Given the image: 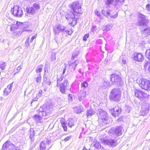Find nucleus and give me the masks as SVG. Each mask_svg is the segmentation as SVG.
I'll list each match as a JSON object with an SVG mask.
<instances>
[{
  "mask_svg": "<svg viewBox=\"0 0 150 150\" xmlns=\"http://www.w3.org/2000/svg\"><path fill=\"white\" fill-rule=\"evenodd\" d=\"M102 142L105 144L109 145L112 146H115L117 144L116 140L110 139H103L102 140Z\"/></svg>",
  "mask_w": 150,
  "mask_h": 150,
  "instance_id": "obj_15",
  "label": "nucleus"
},
{
  "mask_svg": "<svg viewBox=\"0 0 150 150\" xmlns=\"http://www.w3.org/2000/svg\"><path fill=\"white\" fill-rule=\"evenodd\" d=\"M101 13L102 14L104 15L105 16L106 15V11L103 10L101 11Z\"/></svg>",
  "mask_w": 150,
  "mask_h": 150,
  "instance_id": "obj_57",
  "label": "nucleus"
},
{
  "mask_svg": "<svg viewBox=\"0 0 150 150\" xmlns=\"http://www.w3.org/2000/svg\"><path fill=\"white\" fill-rule=\"evenodd\" d=\"M121 108L117 106L110 110V112L113 117H116L121 114Z\"/></svg>",
  "mask_w": 150,
  "mask_h": 150,
  "instance_id": "obj_13",
  "label": "nucleus"
},
{
  "mask_svg": "<svg viewBox=\"0 0 150 150\" xmlns=\"http://www.w3.org/2000/svg\"><path fill=\"white\" fill-rule=\"evenodd\" d=\"M69 83L68 81L65 80L62 83L60 84V90L62 93H64L65 91L68 89Z\"/></svg>",
  "mask_w": 150,
  "mask_h": 150,
  "instance_id": "obj_17",
  "label": "nucleus"
},
{
  "mask_svg": "<svg viewBox=\"0 0 150 150\" xmlns=\"http://www.w3.org/2000/svg\"><path fill=\"white\" fill-rule=\"evenodd\" d=\"M110 78L112 85H115L117 86H119L123 84L121 77L116 74L111 75Z\"/></svg>",
  "mask_w": 150,
  "mask_h": 150,
  "instance_id": "obj_7",
  "label": "nucleus"
},
{
  "mask_svg": "<svg viewBox=\"0 0 150 150\" xmlns=\"http://www.w3.org/2000/svg\"><path fill=\"white\" fill-rule=\"evenodd\" d=\"M40 8V5L35 3L31 7H27L26 8V12L29 15H33L38 12Z\"/></svg>",
  "mask_w": 150,
  "mask_h": 150,
  "instance_id": "obj_9",
  "label": "nucleus"
},
{
  "mask_svg": "<svg viewBox=\"0 0 150 150\" xmlns=\"http://www.w3.org/2000/svg\"><path fill=\"white\" fill-rule=\"evenodd\" d=\"M112 25L111 24H108L105 27V30L106 31H109L112 28Z\"/></svg>",
  "mask_w": 150,
  "mask_h": 150,
  "instance_id": "obj_39",
  "label": "nucleus"
},
{
  "mask_svg": "<svg viewBox=\"0 0 150 150\" xmlns=\"http://www.w3.org/2000/svg\"><path fill=\"white\" fill-rule=\"evenodd\" d=\"M112 13V14H110V16L111 18H115L117 17L118 16V13L117 12H115V13H114L113 11V13Z\"/></svg>",
  "mask_w": 150,
  "mask_h": 150,
  "instance_id": "obj_36",
  "label": "nucleus"
},
{
  "mask_svg": "<svg viewBox=\"0 0 150 150\" xmlns=\"http://www.w3.org/2000/svg\"><path fill=\"white\" fill-rule=\"evenodd\" d=\"M145 54L146 57L150 60V49L146 50Z\"/></svg>",
  "mask_w": 150,
  "mask_h": 150,
  "instance_id": "obj_34",
  "label": "nucleus"
},
{
  "mask_svg": "<svg viewBox=\"0 0 150 150\" xmlns=\"http://www.w3.org/2000/svg\"><path fill=\"white\" fill-rule=\"evenodd\" d=\"M30 134H32V135H35L36 133L35 132V131L34 130L33 128H31L30 130Z\"/></svg>",
  "mask_w": 150,
  "mask_h": 150,
  "instance_id": "obj_41",
  "label": "nucleus"
},
{
  "mask_svg": "<svg viewBox=\"0 0 150 150\" xmlns=\"http://www.w3.org/2000/svg\"><path fill=\"white\" fill-rule=\"evenodd\" d=\"M88 82L86 81H83L81 83V87L83 88V89L86 88L88 87Z\"/></svg>",
  "mask_w": 150,
  "mask_h": 150,
  "instance_id": "obj_35",
  "label": "nucleus"
},
{
  "mask_svg": "<svg viewBox=\"0 0 150 150\" xmlns=\"http://www.w3.org/2000/svg\"><path fill=\"white\" fill-rule=\"evenodd\" d=\"M82 150H87V149H86L85 147H84Z\"/></svg>",
  "mask_w": 150,
  "mask_h": 150,
  "instance_id": "obj_64",
  "label": "nucleus"
},
{
  "mask_svg": "<svg viewBox=\"0 0 150 150\" xmlns=\"http://www.w3.org/2000/svg\"><path fill=\"white\" fill-rule=\"evenodd\" d=\"M73 96V95L71 94H69V95H68L69 100H70V101H71L72 100V97Z\"/></svg>",
  "mask_w": 150,
  "mask_h": 150,
  "instance_id": "obj_53",
  "label": "nucleus"
},
{
  "mask_svg": "<svg viewBox=\"0 0 150 150\" xmlns=\"http://www.w3.org/2000/svg\"><path fill=\"white\" fill-rule=\"evenodd\" d=\"M71 138V136L70 135L69 136L67 137H66L64 139V140L65 141H67L70 140Z\"/></svg>",
  "mask_w": 150,
  "mask_h": 150,
  "instance_id": "obj_50",
  "label": "nucleus"
},
{
  "mask_svg": "<svg viewBox=\"0 0 150 150\" xmlns=\"http://www.w3.org/2000/svg\"><path fill=\"white\" fill-rule=\"evenodd\" d=\"M52 145L53 144L51 140L45 138L40 142L39 150H49L52 147Z\"/></svg>",
  "mask_w": 150,
  "mask_h": 150,
  "instance_id": "obj_4",
  "label": "nucleus"
},
{
  "mask_svg": "<svg viewBox=\"0 0 150 150\" xmlns=\"http://www.w3.org/2000/svg\"><path fill=\"white\" fill-rule=\"evenodd\" d=\"M38 99V98L36 96V97L34 98L32 100V101L31 102V104L34 101H37Z\"/></svg>",
  "mask_w": 150,
  "mask_h": 150,
  "instance_id": "obj_55",
  "label": "nucleus"
},
{
  "mask_svg": "<svg viewBox=\"0 0 150 150\" xmlns=\"http://www.w3.org/2000/svg\"><path fill=\"white\" fill-rule=\"evenodd\" d=\"M37 77L36 79V81L38 83H40L41 81L40 74H39L37 75Z\"/></svg>",
  "mask_w": 150,
  "mask_h": 150,
  "instance_id": "obj_37",
  "label": "nucleus"
},
{
  "mask_svg": "<svg viewBox=\"0 0 150 150\" xmlns=\"http://www.w3.org/2000/svg\"><path fill=\"white\" fill-rule=\"evenodd\" d=\"M133 56H134V60L138 62H142L144 59V57L141 53H134Z\"/></svg>",
  "mask_w": 150,
  "mask_h": 150,
  "instance_id": "obj_22",
  "label": "nucleus"
},
{
  "mask_svg": "<svg viewBox=\"0 0 150 150\" xmlns=\"http://www.w3.org/2000/svg\"><path fill=\"white\" fill-rule=\"evenodd\" d=\"M21 69V67L20 66H18L17 68V70L18 71V72H19Z\"/></svg>",
  "mask_w": 150,
  "mask_h": 150,
  "instance_id": "obj_60",
  "label": "nucleus"
},
{
  "mask_svg": "<svg viewBox=\"0 0 150 150\" xmlns=\"http://www.w3.org/2000/svg\"><path fill=\"white\" fill-rule=\"evenodd\" d=\"M60 83H57V87H59V86L60 87Z\"/></svg>",
  "mask_w": 150,
  "mask_h": 150,
  "instance_id": "obj_63",
  "label": "nucleus"
},
{
  "mask_svg": "<svg viewBox=\"0 0 150 150\" xmlns=\"http://www.w3.org/2000/svg\"><path fill=\"white\" fill-rule=\"evenodd\" d=\"M126 63V62L125 59H122V64H125Z\"/></svg>",
  "mask_w": 150,
  "mask_h": 150,
  "instance_id": "obj_56",
  "label": "nucleus"
},
{
  "mask_svg": "<svg viewBox=\"0 0 150 150\" xmlns=\"http://www.w3.org/2000/svg\"><path fill=\"white\" fill-rule=\"evenodd\" d=\"M89 37V34H86V35H85L83 38V41H86V40H87V38H88Z\"/></svg>",
  "mask_w": 150,
  "mask_h": 150,
  "instance_id": "obj_51",
  "label": "nucleus"
},
{
  "mask_svg": "<svg viewBox=\"0 0 150 150\" xmlns=\"http://www.w3.org/2000/svg\"><path fill=\"white\" fill-rule=\"evenodd\" d=\"M7 65L6 62H0V67L2 70H4L5 69Z\"/></svg>",
  "mask_w": 150,
  "mask_h": 150,
  "instance_id": "obj_31",
  "label": "nucleus"
},
{
  "mask_svg": "<svg viewBox=\"0 0 150 150\" xmlns=\"http://www.w3.org/2000/svg\"><path fill=\"white\" fill-rule=\"evenodd\" d=\"M145 70L150 72V61L146 62L144 65Z\"/></svg>",
  "mask_w": 150,
  "mask_h": 150,
  "instance_id": "obj_28",
  "label": "nucleus"
},
{
  "mask_svg": "<svg viewBox=\"0 0 150 150\" xmlns=\"http://www.w3.org/2000/svg\"><path fill=\"white\" fill-rule=\"evenodd\" d=\"M78 53L77 52L76 54H74L73 53L71 57V59L72 60L74 59V58L76 57L78 55Z\"/></svg>",
  "mask_w": 150,
  "mask_h": 150,
  "instance_id": "obj_48",
  "label": "nucleus"
},
{
  "mask_svg": "<svg viewBox=\"0 0 150 150\" xmlns=\"http://www.w3.org/2000/svg\"><path fill=\"white\" fill-rule=\"evenodd\" d=\"M66 69H67L66 67L65 66V68H64L63 70V71L62 74V75L65 73Z\"/></svg>",
  "mask_w": 150,
  "mask_h": 150,
  "instance_id": "obj_58",
  "label": "nucleus"
},
{
  "mask_svg": "<svg viewBox=\"0 0 150 150\" xmlns=\"http://www.w3.org/2000/svg\"><path fill=\"white\" fill-rule=\"evenodd\" d=\"M97 114L99 118L102 120L103 123L105 124L110 123V118L106 112L101 109H99L97 111Z\"/></svg>",
  "mask_w": 150,
  "mask_h": 150,
  "instance_id": "obj_2",
  "label": "nucleus"
},
{
  "mask_svg": "<svg viewBox=\"0 0 150 150\" xmlns=\"http://www.w3.org/2000/svg\"><path fill=\"white\" fill-rule=\"evenodd\" d=\"M139 85L143 89L147 91H150V81L146 79H141L139 81Z\"/></svg>",
  "mask_w": 150,
  "mask_h": 150,
  "instance_id": "obj_8",
  "label": "nucleus"
},
{
  "mask_svg": "<svg viewBox=\"0 0 150 150\" xmlns=\"http://www.w3.org/2000/svg\"><path fill=\"white\" fill-rule=\"evenodd\" d=\"M43 80L44 82L45 83H47V77L46 75L44 74L43 76Z\"/></svg>",
  "mask_w": 150,
  "mask_h": 150,
  "instance_id": "obj_52",
  "label": "nucleus"
},
{
  "mask_svg": "<svg viewBox=\"0 0 150 150\" xmlns=\"http://www.w3.org/2000/svg\"><path fill=\"white\" fill-rule=\"evenodd\" d=\"M113 13V11H111L110 10H107L106 11V15L105 16H110V14H112V13Z\"/></svg>",
  "mask_w": 150,
  "mask_h": 150,
  "instance_id": "obj_40",
  "label": "nucleus"
},
{
  "mask_svg": "<svg viewBox=\"0 0 150 150\" xmlns=\"http://www.w3.org/2000/svg\"><path fill=\"white\" fill-rule=\"evenodd\" d=\"M9 93L10 92L6 89L4 90L3 91L4 95L5 96H7L8 95Z\"/></svg>",
  "mask_w": 150,
  "mask_h": 150,
  "instance_id": "obj_44",
  "label": "nucleus"
},
{
  "mask_svg": "<svg viewBox=\"0 0 150 150\" xmlns=\"http://www.w3.org/2000/svg\"><path fill=\"white\" fill-rule=\"evenodd\" d=\"M42 69V65H40L38 66L36 69V72L37 73H39L41 72Z\"/></svg>",
  "mask_w": 150,
  "mask_h": 150,
  "instance_id": "obj_33",
  "label": "nucleus"
},
{
  "mask_svg": "<svg viewBox=\"0 0 150 150\" xmlns=\"http://www.w3.org/2000/svg\"><path fill=\"white\" fill-rule=\"evenodd\" d=\"M69 6L75 12L79 14H81L82 13L81 6L77 1L72 2L69 5Z\"/></svg>",
  "mask_w": 150,
  "mask_h": 150,
  "instance_id": "obj_10",
  "label": "nucleus"
},
{
  "mask_svg": "<svg viewBox=\"0 0 150 150\" xmlns=\"http://www.w3.org/2000/svg\"><path fill=\"white\" fill-rule=\"evenodd\" d=\"M71 62H69L68 63V65L69 66V67H70V68L71 67Z\"/></svg>",
  "mask_w": 150,
  "mask_h": 150,
  "instance_id": "obj_62",
  "label": "nucleus"
},
{
  "mask_svg": "<svg viewBox=\"0 0 150 150\" xmlns=\"http://www.w3.org/2000/svg\"><path fill=\"white\" fill-rule=\"evenodd\" d=\"M13 83H12L11 84L8 85L7 88H5L10 92L11 91L12 84Z\"/></svg>",
  "mask_w": 150,
  "mask_h": 150,
  "instance_id": "obj_46",
  "label": "nucleus"
},
{
  "mask_svg": "<svg viewBox=\"0 0 150 150\" xmlns=\"http://www.w3.org/2000/svg\"><path fill=\"white\" fill-rule=\"evenodd\" d=\"M37 112L38 113H39V112L38 111V112ZM41 116H42L39 115H35L33 117V119L34 120L35 122L37 123H41L42 120V118L41 117Z\"/></svg>",
  "mask_w": 150,
  "mask_h": 150,
  "instance_id": "obj_25",
  "label": "nucleus"
},
{
  "mask_svg": "<svg viewBox=\"0 0 150 150\" xmlns=\"http://www.w3.org/2000/svg\"><path fill=\"white\" fill-rule=\"evenodd\" d=\"M70 31L66 30V28L65 29L63 32V35L65 33L67 35H69Z\"/></svg>",
  "mask_w": 150,
  "mask_h": 150,
  "instance_id": "obj_49",
  "label": "nucleus"
},
{
  "mask_svg": "<svg viewBox=\"0 0 150 150\" xmlns=\"http://www.w3.org/2000/svg\"><path fill=\"white\" fill-rule=\"evenodd\" d=\"M100 145V143L98 142H96L93 144L94 147L96 149H98Z\"/></svg>",
  "mask_w": 150,
  "mask_h": 150,
  "instance_id": "obj_45",
  "label": "nucleus"
},
{
  "mask_svg": "<svg viewBox=\"0 0 150 150\" xmlns=\"http://www.w3.org/2000/svg\"><path fill=\"white\" fill-rule=\"evenodd\" d=\"M65 17L66 19L69 21V25L74 26L77 24V18L71 11L67 12L65 14Z\"/></svg>",
  "mask_w": 150,
  "mask_h": 150,
  "instance_id": "obj_5",
  "label": "nucleus"
},
{
  "mask_svg": "<svg viewBox=\"0 0 150 150\" xmlns=\"http://www.w3.org/2000/svg\"><path fill=\"white\" fill-rule=\"evenodd\" d=\"M64 78V76L62 74L61 76L59 78H57V83H60L61 81H62Z\"/></svg>",
  "mask_w": 150,
  "mask_h": 150,
  "instance_id": "obj_42",
  "label": "nucleus"
},
{
  "mask_svg": "<svg viewBox=\"0 0 150 150\" xmlns=\"http://www.w3.org/2000/svg\"><path fill=\"white\" fill-rule=\"evenodd\" d=\"M67 122V125L69 127H72L74 125V120L73 119L69 118Z\"/></svg>",
  "mask_w": 150,
  "mask_h": 150,
  "instance_id": "obj_26",
  "label": "nucleus"
},
{
  "mask_svg": "<svg viewBox=\"0 0 150 150\" xmlns=\"http://www.w3.org/2000/svg\"><path fill=\"white\" fill-rule=\"evenodd\" d=\"M79 60H76L74 62H72L71 64V66L70 71L73 72L75 70L76 67L79 63Z\"/></svg>",
  "mask_w": 150,
  "mask_h": 150,
  "instance_id": "obj_24",
  "label": "nucleus"
},
{
  "mask_svg": "<svg viewBox=\"0 0 150 150\" xmlns=\"http://www.w3.org/2000/svg\"><path fill=\"white\" fill-rule=\"evenodd\" d=\"M95 113V112L91 109L88 110L87 111L86 115L87 117L91 116Z\"/></svg>",
  "mask_w": 150,
  "mask_h": 150,
  "instance_id": "obj_29",
  "label": "nucleus"
},
{
  "mask_svg": "<svg viewBox=\"0 0 150 150\" xmlns=\"http://www.w3.org/2000/svg\"><path fill=\"white\" fill-rule=\"evenodd\" d=\"M121 91L119 88H114L112 90L110 93L109 97L111 101L118 102L121 98Z\"/></svg>",
  "mask_w": 150,
  "mask_h": 150,
  "instance_id": "obj_1",
  "label": "nucleus"
},
{
  "mask_svg": "<svg viewBox=\"0 0 150 150\" xmlns=\"http://www.w3.org/2000/svg\"><path fill=\"white\" fill-rule=\"evenodd\" d=\"M61 122L64 130L65 131H67V122H66L64 121H61Z\"/></svg>",
  "mask_w": 150,
  "mask_h": 150,
  "instance_id": "obj_32",
  "label": "nucleus"
},
{
  "mask_svg": "<svg viewBox=\"0 0 150 150\" xmlns=\"http://www.w3.org/2000/svg\"><path fill=\"white\" fill-rule=\"evenodd\" d=\"M138 21V24L140 27L146 25V17L141 13L139 14Z\"/></svg>",
  "mask_w": 150,
  "mask_h": 150,
  "instance_id": "obj_18",
  "label": "nucleus"
},
{
  "mask_svg": "<svg viewBox=\"0 0 150 150\" xmlns=\"http://www.w3.org/2000/svg\"><path fill=\"white\" fill-rule=\"evenodd\" d=\"M65 28V27L59 24L53 27V31L55 35L58 34L60 32H62L63 35V32Z\"/></svg>",
  "mask_w": 150,
  "mask_h": 150,
  "instance_id": "obj_14",
  "label": "nucleus"
},
{
  "mask_svg": "<svg viewBox=\"0 0 150 150\" xmlns=\"http://www.w3.org/2000/svg\"><path fill=\"white\" fill-rule=\"evenodd\" d=\"M95 14L98 16H99L100 15V13H99L98 11H95Z\"/></svg>",
  "mask_w": 150,
  "mask_h": 150,
  "instance_id": "obj_59",
  "label": "nucleus"
},
{
  "mask_svg": "<svg viewBox=\"0 0 150 150\" xmlns=\"http://www.w3.org/2000/svg\"><path fill=\"white\" fill-rule=\"evenodd\" d=\"M134 95L141 101L146 102L148 100L149 94L145 91H140L137 89L134 91Z\"/></svg>",
  "mask_w": 150,
  "mask_h": 150,
  "instance_id": "obj_3",
  "label": "nucleus"
},
{
  "mask_svg": "<svg viewBox=\"0 0 150 150\" xmlns=\"http://www.w3.org/2000/svg\"><path fill=\"white\" fill-rule=\"evenodd\" d=\"M56 53H52L51 55V59L52 62L54 61L56 59Z\"/></svg>",
  "mask_w": 150,
  "mask_h": 150,
  "instance_id": "obj_38",
  "label": "nucleus"
},
{
  "mask_svg": "<svg viewBox=\"0 0 150 150\" xmlns=\"http://www.w3.org/2000/svg\"><path fill=\"white\" fill-rule=\"evenodd\" d=\"M146 9L150 12V4H148L146 6Z\"/></svg>",
  "mask_w": 150,
  "mask_h": 150,
  "instance_id": "obj_54",
  "label": "nucleus"
},
{
  "mask_svg": "<svg viewBox=\"0 0 150 150\" xmlns=\"http://www.w3.org/2000/svg\"><path fill=\"white\" fill-rule=\"evenodd\" d=\"M139 29L143 38L146 37L150 34V28L146 25L140 26Z\"/></svg>",
  "mask_w": 150,
  "mask_h": 150,
  "instance_id": "obj_12",
  "label": "nucleus"
},
{
  "mask_svg": "<svg viewBox=\"0 0 150 150\" xmlns=\"http://www.w3.org/2000/svg\"><path fill=\"white\" fill-rule=\"evenodd\" d=\"M86 97V92L84 89L81 91L78 94V98L80 101H81L84 99Z\"/></svg>",
  "mask_w": 150,
  "mask_h": 150,
  "instance_id": "obj_23",
  "label": "nucleus"
},
{
  "mask_svg": "<svg viewBox=\"0 0 150 150\" xmlns=\"http://www.w3.org/2000/svg\"><path fill=\"white\" fill-rule=\"evenodd\" d=\"M14 148H15L14 145L8 141L6 142L2 146V150H13Z\"/></svg>",
  "mask_w": 150,
  "mask_h": 150,
  "instance_id": "obj_16",
  "label": "nucleus"
},
{
  "mask_svg": "<svg viewBox=\"0 0 150 150\" xmlns=\"http://www.w3.org/2000/svg\"><path fill=\"white\" fill-rule=\"evenodd\" d=\"M52 105H50L44 108L41 107L37 111L39 112V115L40 116L49 115L52 110Z\"/></svg>",
  "mask_w": 150,
  "mask_h": 150,
  "instance_id": "obj_6",
  "label": "nucleus"
},
{
  "mask_svg": "<svg viewBox=\"0 0 150 150\" xmlns=\"http://www.w3.org/2000/svg\"><path fill=\"white\" fill-rule=\"evenodd\" d=\"M46 83L48 85H50L51 83V82L50 81V80L49 81H47V82Z\"/></svg>",
  "mask_w": 150,
  "mask_h": 150,
  "instance_id": "obj_61",
  "label": "nucleus"
},
{
  "mask_svg": "<svg viewBox=\"0 0 150 150\" xmlns=\"http://www.w3.org/2000/svg\"><path fill=\"white\" fill-rule=\"evenodd\" d=\"M8 22L10 24H9V25H12L13 24H14V22L15 21L13 20L9 19L8 20Z\"/></svg>",
  "mask_w": 150,
  "mask_h": 150,
  "instance_id": "obj_47",
  "label": "nucleus"
},
{
  "mask_svg": "<svg viewBox=\"0 0 150 150\" xmlns=\"http://www.w3.org/2000/svg\"><path fill=\"white\" fill-rule=\"evenodd\" d=\"M149 105L147 104H144L142 107L141 113L142 115L144 116L147 114L149 112Z\"/></svg>",
  "mask_w": 150,
  "mask_h": 150,
  "instance_id": "obj_21",
  "label": "nucleus"
},
{
  "mask_svg": "<svg viewBox=\"0 0 150 150\" xmlns=\"http://www.w3.org/2000/svg\"><path fill=\"white\" fill-rule=\"evenodd\" d=\"M19 27V25H18L17 23H16L15 24H13L10 27V29L11 31L13 32L15 30L17 29Z\"/></svg>",
  "mask_w": 150,
  "mask_h": 150,
  "instance_id": "obj_30",
  "label": "nucleus"
},
{
  "mask_svg": "<svg viewBox=\"0 0 150 150\" xmlns=\"http://www.w3.org/2000/svg\"><path fill=\"white\" fill-rule=\"evenodd\" d=\"M36 37L34 35L31 38L30 40L29 41V37H28L26 38V41L25 42V45L26 46L28 47H32L34 46L35 44V42H33V40L36 38Z\"/></svg>",
  "mask_w": 150,
  "mask_h": 150,
  "instance_id": "obj_19",
  "label": "nucleus"
},
{
  "mask_svg": "<svg viewBox=\"0 0 150 150\" xmlns=\"http://www.w3.org/2000/svg\"><path fill=\"white\" fill-rule=\"evenodd\" d=\"M11 11L13 15L17 17H21L23 15L22 8L19 6H14L13 7L11 8Z\"/></svg>",
  "mask_w": 150,
  "mask_h": 150,
  "instance_id": "obj_11",
  "label": "nucleus"
},
{
  "mask_svg": "<svg viewBox=\"0 0 150 150\" xmlns=\"http://www.w3.org/2000/svg\"><path fill=\"white\" fill-rule=\"evenodd\" d=\"M35 135L30 134V139L31 142V143L33 142L35 140Z\"/></svg>",
  "mask_w": 150,
  "mask_h": 150,
  "instance_id": "obj_43",
  "label": "nucleus"
},
{
  "mask_svg": "<svg viewBox=\"0 0 150 150\" xmlns=\"http://www.w3.org/2000/svg\"><path fill=\"white\" fill-rule=\"evenodd\" d=\"M123 129V128L122 127L118 126L112 129V133L116 136H120L121 135Z\"/></svg>",
  "mask_w": 150,
  "mask_h": 150,
  "instance_id": "obj_20",
  "label": "nucleus"
},
{
  "mask_svg": "<svg viewBox=\"0 0 150 150\" xmlns=\"http://www.w3.org/2000/svg\"><path fill=\"white\" fill-rule=\"evenodd\" d=\"M74 110L76 113H80L83 111V107L82 106L75 107L74 108Z\"/></svg>",
  "mask_w": 150,
  "mask_h": 150,
  "instance_id": "obj_27",
  "label": "nucleus"
}]
</instances>
